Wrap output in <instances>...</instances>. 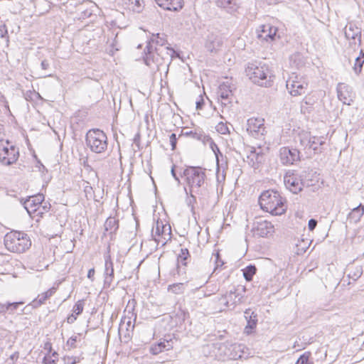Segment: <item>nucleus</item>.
I'll list each match as a JSON object with an SVG mask.
<instances>
[{
  "instance_id": "nucleus-22",
  "label": "nucleus",
  "mask_w": 364,
  "mask_h": 364,
  "mask_svg": "<svg viewBox=\"0 0 364 364\" xmlns=\"http://www.w3.org/2000/svg\"><path fill=\"white\" fill-rule=\"evenodd\" d=\"M300 181L303 184V186H312L318 181V175L316 171L313 170H304L299 173Z\"/></svg>"
},
{
  "instance_id": "nucleus-4",
  "label": "nucleus",
  "mask_w": 364,
  "mask_h": 364,
  "mask_svg": "<svg viewBox=\"0 0 364 364\" xmlns=\"http://www.w3.org/2000/svg\"><path fill=\"white\" fill-rule=\"evenodd\" d=\"M286 200L278 191L267 190L262 193L259 198L261 208L272 215H280L286 211Z\"/></svg>"
},
{
  "instance_id": "nucleus-37",
  "label": "nucleus",
  "mask_w": 364,
  "mask_h": 364,
  "mask_svg": "<svg viewBox=\"0 0 364 364\" xmlns=\"http://www.w3.org/2000/svg\"><path fill=\"white\" fill-rule=\"evenodd\" d=\"M364 214V206L360 204L358 206L354 208L352 211L349 213L348 217L354 220L355 222L360 220L363 215Z\"/></svg>"
},
{
  "instance_id": "nucleus-1",
  "label": "nucleus",
  "mask_w": 364,
  "mask_h": 364,
  "mask_svg": "<svg viewBox=\"0 0 364 364\" xmlns=\"http://www.w3.org/2000/svg\"><path fill=\"white\" fill-rule=\"evenodd\" d=\"M183 176L189 191L198 196L203 205L208 204L213 193L205 182V169L200 166H187L183 171Z\"/></svg>"
},
{
  "instance_id": "nucleus-26",
  "label": "nucleus",
  "mask_w": 364,
  "mask_h": 364,
  "mask_svg": "<svg viewBox=\"0 0 364 364\" xmlns=\"http://www.w3.org/2000/svg\"><path fill=\"white\" fill-rule=\"evenodd\" d=\"M161 8L168 11H178L183 7V0H155Z\"/></svg>"
},
{
  "instance_id": "nucleus-12",
  "label": "nucleus",
  "mask_w": 364,
  "mask_h": 364,
  "mask_svg": "<svg viewBox=\"0 0 364 364\" xmlns=\"http://www.w3.org/2000/svg\"><path fill=\"white\" fill-rule=\"evenodd\" d=\"M252 230L255 235L265 237L272 235L274 228L271 222L262 218H259L254 222Z\"/></svg>"
},
{
  "instance_id": "nucleus-31",
  "label": "nucleus",
  "mask_w": 364,
  "mask_h": 364,
  "mask_svg": "<svg viewBox=\"0 0 364 364\" xmlns=\"http://www.w3.org/2000/svg\"><path fill=\"white\" fill-rule=\"evenodd\" d=\"M166 39L164 37V35L160 33L152 34L150 39L147 41L146 46H151L152 49H154L155 46L157 47H165Z\"/></svg>"
},
{
  "instance_id": "nucleus-17",
  "label": "nucleus",
  "mask_w": 364,
  "mask_h": 364,
  "mask_svg": "<svg viewBox=\"0 0 364 364\" xmlns=\"http://www.w3.org/2000/svg\"><path fill=\"white\" fill-rule=\"evenodd\" d=\"M316 136H311L307 133L299 135L300 145L304 150L312 149L314 154H320L322 152V149L316 146Z\"/></svg>"
},
{
  "instance_id": "nucleus-59",
  "label": "nucleus",
  "mask_w": 364,
  "mask_h": 364,
  "mask_svg": "<svg viewBox=\"0 0 364 364\" xmlns=\"http://www.w3.org/2000/svg\"><path fill=\"white\" fill-rule=\"evenodd\" d=\"M8 308H6V304L0 303V314H5L7 312Z\"/></svg>"
},
{
  "instance_id": "nucleus-28",
  "label": "nucleus",
  "mask_w": 364,
  "mask_h": 364,
  "mask_svg": "<svg viewBox=\"0 0 364 364\" xmlns=\"http://www.w3.org/2000/svg\"><path fill=\"white\" fill-rule=\"evenodd\" d=\"M222 46V41L218 36L210 34L208 36L205 42V48L210 53L216 52Z\"/></svg>"
},
{
  "instance_id": "nucleus-56",
  "label": "nucleus",
  "mask_w": 364,
  "mask_h": 364,
  "mask_svg": "<svg viewBox=\"0 0 364 364\" xmlns=\"http://www.w3.org/2000/svg\"><path fill=\"white\" fill-rule=\"evenodd\" d=\"M134 327V325L132 324V321H130V319H129L127 321V322L126 323V326H125L126 331L127 332H129L130 328H131V329L132 331ZM127 336L129 337V333H127Z\"/></svg>"
},
{
  "instance_id": "nucleus-34",
  "label": "nucleus",
  "mask_w": 364,
  "mask_h": 364,
  "mask_svg": "<svg viewBox=\"0 0 364 364\" xmlns=\"http://www.w3.org/2000/svg\"><path fill=\"white\" fill-rule=\"evenodd\" d=\"M128 8L135 13H141L144 9V0H128Z\"/></svg>"
},
{
  "instance_id": "nucleus-39",
  "label": "nucleus",
  "mask_w": 364,
  "mask_h": 364,
  "mask_svg": "<svg viewBox=\"0 0 364 364\" xmlns=\"http://www.w3.org/2000/svg\"><path fill=\"white\" fill-rule=\"evenodd\" d=\"M257 268L255 265L250 264L243 269V276L246 281L250 282L256 274Z\"/></svg>"
},
{
  "instance_id": "nucleus-51",
  "label": "nucleus",
  "mask_w": 364,
  "mask_h": 364,
  "mask_svg": "<svg viewBox=\"0 0 364 364\" xmlns=\"http://www.w3.org/2000/svg\"><path fill=\"white\" fill-rule=\"evenodd\" d=\"M317 223H318V222L316 219H314V218L310 219L308 223L309 230L310 231H313L316 228Z\"/></svg>"
},
{
  "instance_id": "nucleus-16",
  "label": "nucleus",
  "mask_w": 364,
  "mask_h": 364,
  "mask_svg": "<svg viewBox=\"0 0 364 364\" xmlns=\"http://www.w3.org/2000/svg\"><path fill=\"white\" fill-rule=\"evenodd\" d=\"M338 97L343 104L350 105L353 101L355 94L353 88L344 83H339L337 86Z\"/></svg>"
},
{
  "instance_id": "nucleus-53",
  "label": "nucleus",
  "mask_w": 364,
  "mask_h": 364,
  "mask_svg": "<svg viewBox=\"0 0 364 364\" xmlns=\"http://www.w3.org/2000/svg\"><path fill=\"white\" fill-rule=\"evenodd\" d=\"M41 69L44 71L47 70L49 69L50 68V63L48 60L45 59L43 60H42L41 63Z\"/></svg>"
},
{
  "instance_id": "nucleus-57",
  "label": "nucleus",
  "mask_w": 364,
  "mask_h": 364,
  "mask_svg": "<svg viewBox=\"0 0 364 364\" xmlns=\"http://www.w3.org/2000/svg\"><path fill=\"white\" fill-rule=\"evenodd\" d=\"M76 319H77V315L76 314L74 315L73 314H72L68 316L67 322L68 323H73L76 321Z\"/></svg>"
},
{
  "instance_id": "nucleus-30",
  "label": "nucleus",
  "mask_w": 364,
  "mask_h": 364,
  "mask_svg": "<svg viewBox=\"0 0 364 364\" xmlns=\"http://www.w3.org/2000/svg\"><path fill=\"white\" fill-rule=\"evenodd\" d=\"M55 292V288L53 287L49 289L46 292L39 294L36 299H35L32 301V305L33 307L36 308L41 306L45 301L49 299L53 294Z\"/></svg>"
},
{
  "instance_id": "nucleus-61",
  "label": "nucleus",
  "mask_w": 364,
  "mask_h": 364,
  "mask_svg": "<svg viewBox=\"0 0 364 364\" xmlns=\"http://www.w3.org/2000/svg\"><path fill=\"white\" fill-rule=\"evenodd\" d=\"M211 143H210V146H211V149H213V151L215 152V154H216V152H215V149L219 151V149L218 147V146L213 141L212 139L210 138V140H209Z\"/></svg>"
},
{
  "instance_id": "nucleus-64",
  "label": "nucleus",
  "mask_w": 364,
  "mask_h": 364,
  "mask_svg": "<svg viewBox=\"0 0 364 364\" xmlns=\"http://www.w3.org/2000/svg\"><path fill=\"white\" fill-rule=\"evenodd\" d=\"M125 320L126 318H124V320H122L121 321V323L119 325V333H121V332L123 331L124 329V327L125 326Z\"/></svg>"
},
{
  "instance_id": "nucleus-62",
  "label": "nucleus",
  "mask_w": 364,
  "mask_h": 364,
  "mask_svg": "<svg viewBox=\"0 0 364 364\" xmlns=\"http://www.w3.org/2000/svg\"><path fill=\"white\" fill-rule=\"evenodd\" d=\"M50 204L47 205L46 203L44 205H42L41 204V211H42L43 213H44V211L48 212V210L50 209Z\"/></svg>"
},
{
  "instance_id": "nucleus-58",
  "label": "nucleus",
  "mask_w": 364,
  "mask_h": 364,
  "mask_svg": "<svg viewBox=\"0 0 364 364\" xmlns=\"http://www.w3.org/2000/svg\"><path fill=\"white\" fill-rule=\"evenodd\" d=\"M316 146H318L319 148H321V146L325 144V141L323 140V139L322 137L316 136Z\"/></svg>"
},
{
  "instance_id": "nucleus-35",
  "label": "nucleus",
  "mask_w": 364,
  "mask_h": 364,
  "mask_svg": "<svg viewBox=\"0 0 364 364\" xmlns=\"http://www.w3.org/2000/svg\"><path fill=\"white\" fill-rule=\"evenodd\" d=\"M183 134L185 136H190L193 139H196L198 141H203V143H205L206 141H209V140H210V137L209 136L206 135L202 131H200L198 132L196 131V132L190 131V132H185Z\"/></svg>"
},
{
  "instance_id": "nucleus-32",
  "label": "nucleus",
  "mask_w": 364,
  "mask_h": 364,
  "mask_svg": "<svg viewBox=\"0 0 364 364\" xmlns=\"http://www.w3.org/2000/svg\"><path fill=\"white\" fill-rule=\"evenodd\" d=\"M249 164L252 167L257 168L256 164H260L263 159V154L261 151L257 152L255 148H251L250 154L247 156Z\"/></svg>"
},
{
  "instance_id": "nucleus-8",
  "label": "nucleus",
  "mask_w": 364,
  "mask_h": 364,
  "mask_svg": "<svg viewBox=\"0 0 364 364\" xmlns=\"http://www.w3.org/2000/svg\"><path fill=\"white\" fill-rule=\"evenodd\" d=\"M6 146L0 144V163L4 166H10L18 160V149L14 145H10L9 140L6 141Z\"/></svg>"
},
{
  "instance_id": "nucleus-47",
  "label": "nucleus",
  "mask_w": 364,
  "mask_h": 364,
  "mask_svg": "<svg viewBox=\"0 0 364 364\" xmlns=\"http://www.w3.org/2000/svg\"><path fill=\"white\" fill-rule=\"evenodd\" d=\"M363 274V269L361 267H358L356 268V270L352 274H349V277L352 278L353 280L358 279Z\"/></svg>"
},
{
  "instance_id": "nucleus-48",
  "label": "nucleus",
  "mask_w": 364,
  "mask_h": 364,
  "mask_svg": "<svg viewBox=\"0 0 364 364\" xmlns=\"http://www.w3.org/2000/svg\"><path fill=\"white\" fill-rule=\"evenodd\" d=\"M169 139H170V144L171 146V150H175L176 147V144H177V136H176V134H174V133H172L170 136H169Z\"/></svg>"
},
{
  "instance_id": "nucleus-5",
  "label": "nucleus",
  "mask_w": 364,
  "mask_h": 364,
  "mask_svg": "<svg viewBox=\"0 0 364 364\" xmlns=\"http://www.w3.org/2000/svg\"><path fill=\"white\" fill-rule=\"evenodd\" d=\"M4 245L10 252L21 253L27 250L31 242L27 234L22 232H11L4 236Z\"/></svg>"
},
{
  "instance_id": "nucleus-41",
  "label": "nucleus",
  "mask_w": 364,
  "mask_h": 364,
  "mask_svg": "<svg viewBox=\"0 0 364 364\" xmlns=\"http://www.w3.org/2000/svg\"><path fill=\"white\" fill-rule=\"evenodd\" d=\"M311 356L310 352H305L298 358L295 364H312L309 358Z\"/></svg>"
},
{
  "instance_id": "nucleus-9",
  "label": "nucleus",
  "mask_w": 364,
  "mask_h": 364,
  "mask_svg": "<svg viewBox=\"0 0 364 364\" xmlns=\"http://www.w3.org/2000/svg\"><path fill=\"white\" fill-rule=\"evenodd\" d=\"M277 32V27L270 23L262 24L257 28V38L261 41V42L270 43L280 38Z\"/></svg>"
},
{
  "instance_id": "nucleus-21",
  "label": "nucleus",
  "mask_w": 364,
  "mask_h": 364,
  "mask_svg": "<svg viewBox=\"0 0 364 364\" xmlns=\"http://www.w3.org/2000/svg\"><path fill=\"white\" fill-rule=\"evenodd\" d=\"M233 85L228 81L220 85L218 95L222 100V103L226 105L230 102V99L232 96Z\"/></svg>"
},
{
  "instance_id": "nucleus-49",
  "label": "nucleus",
  "mask_w": 364,
  "mask_h": 364,
  "mask_svg": "<svg viewBox=\"0 0 364 364\" xmlns=\"http://www.w3.org/2000/svg\"><path fill=\"white\" fill-rule=\"evenodd\" d=\"M215 267L214 269V271L213 272H215L216 271V269L219 267H222L223 264H224V262L220 258V254L219 252H217L215 255Z\"/></svg>"
},
{
  "instance_id": "nucleus-19",
  "label": "nucleus",
  "mask_w": 364,
  "mask_h": 364,
  "mask_svg": "<svg viewBox=\"0 0 364 364\" xmlns=\"http://www.w3.org/2000/svg\"><path fill=\"white\" fill-rule=\"evenodd\" d=\"M173 339L170 338L168 339L164 338L158 343H153L149 349V351L153 355H158L164 350H169L173 348Z\"/></svg>"
},
{
  "instance_id": "nucleus-20",
  "label": "nucleus",
  "mask_w": 364,
  "mask_h": 364,
  "mask_svg": "<svg viewBox=\"0 0 364 364\" xmlns=\"http://www.w3.org/2000/svg\"><path fill=\"white\" fill-rule=\"evenodd\" d=\"M344 30L345 36L347 39L353 41L358 39V46L361 45V28L358 27L353 22H349Z\"/></svg>"
},
{
  "instance_id": "nucleus-14",
  "label": "nucleus",
  "mask_w": 364,
  "mask_h": 364,
  "mask_svg": "<svg viewBox=\"0 0 364 364\" xmlns=\"http://www.w3.org/2000/svg\"><path fill=\"white\" fill-rule=\"evenodd\" d=\"M44 200V196L43 194H37L30 196L23 203V206L29 215L37 213L38 215L42 216L43 212L41 211V204Z\"/></svg>"
},
{
  "instance_id": "nucleus-40",
  "label": "nucleus",
  "mask_w": 364,
  "mask_h": 364,
  "mask_svg": "<svg viewBox=\"0 0 364 364\" xmlns=\"http://www.w3.org/2000/svg\"><path fill=\"white\" fill-rule=\"evenodd\" d=\"M168 291L173 294H182L185 290V283L179 282L175 283L168 286Z\"/></svg>"
},
{
  "instance_id": "nucleus-18",
  "label": "nucleus",
  "mask_w": 364,
  "mask_h": 364,
  "mask_svg": "<svg viewBox=\"0 0 364 364\" xmlns=\"http://www.w3.org/2000/svg\"><path fill=\"white\" fill-rule=\"evenodd\" d=\"M104 288H109L114 277V264L111 256H105Z\"/></svg>"
},
{
  "instance_id": "nucleus-42",
  "label": "nucleus",
  "mask_w": 364,
  "mask_h": 364,
  "mask_svg": "<svg viewBox=\"0 0 364 364\" xmlns=\"http://www.w3.org/2000/svg\"><path fill=\"white\" fill-rule=\"evenodd\" d=\"M185 189V191L187 195H190V197L187 200V205L188 206L191 207V211H193L194 210V204L196 203V196L194 195L193 193H191L190 191H189V193L187 191V189L186 188H184Z\"/></svg>"
},
{
  "instance_id": "nucleus-38",
  "label": "nucleus",
  "mask_w": 364,
  "mask_h": 364,
  "mask_svg": "<svg viewBox=\"0 0 364 364\" xmlns=\"http://www.w3.org/2000/svg\"><path fill=\"white\" fill-rule=\"evenodd\" d=\"M310 244L311 242L308 240H301L299 241V242L296 244L294 252L298 255L304 254L309 247Z\"/></svg>"
},
{
  "instance_id": "nucleus-13",
  "label": "nucleus",
  "mask_w": 364,
  "mask_h": 364,
  "mask_svg": "<svg viewBox=\"0 0 364 364\" xmlns=\"http://www.w3.org/2000/svg\"><path fill=\"white\" fill-rule=\"evenodd\" d=\"M279 158L282 164L292 165L301 160L300 151L294 148L284 146L279 149Z\"/></svg>"
},
{
  "instance_id": "nucleus-6",
  "label": "nucleus",
  "mask_w": 364,
  "mask_h": 364,
  "mask_svg": "<svg viewBox=\"0 0 364 364\" xmlns=\"http://www.w3.org/2000/svg\"><path fill=\"white\" fill-rule=\"evenodd\" d=\"M85 141L90 149L96 154L104 153L107 149V136L100 129H90L86 134Z\"/></svg>"
},
{
  "instance_id": "nucleus-50",
  "label": "nucleus",
  "mask_w": 364,
  "mask_h": 364,
  "mask_svg": "<svg viewBox=\"0 0 364 364\" xmlns=\"http://www.w3.org/2000/svg\"><path fill=\"white\" fill-rule=\"evenodd\" d=\"M65 364H76L79 362V358L77 357H68L64 358Z\"/></svg>"
},
{
  "instance_id": "nucleus-15",
  "label": "nucleus",
  "mask_w": 364,
  "mask_h": 364,
  "mask_svg": "<svg viewBox=\"0 0 364 364\" xmlns=\"http://www.w3.org/2000/svg\"><path fill=\"white\" fill-rule=\"evenodd\" d=\"M284 181L286 187L293 193H298L303 189L299 173L288 171L284 176Z\"/></svg>"
},
{
  "instance_id": "nucleus-7",
  "label": "nucleus",
  "mask_w": 364,
  "mask_h": 364,
  "mask_svg": "<svg viewBox=\"0 0 364 364\" xmlns=\"http://www.w3.org/2000/svg\"><path fill=\"white\" fill-rule=\"evenodd\" d=\"M246 289L243 286L232 287L225 294H223L220 301L226 307L232 306L244 301Z\"/></svg>"
},
{
  "instance_id": "nucleus-2",
  "label": "nucleus",
  "mask_w": 364,
  "mask_h": 364,
  "mask_svg": "<svg viewBox=\"0 0 364 364\" xmlns=\"http://www.w3.org/2000/svg\"><path fill=\"white\" fill-rule=\"evenodd\" d=\"M175 54L176 51L170 47L155 46L154 49H152L151 46H146L143 60L152 72L156 73L164 70L167 74Z\"/></svg>"
},
{
  "instance_id": "nucleus-54",
  "label": "nucleus",
  "mask_w": 364,
  "mask_h": 364,
  "mask_svg": "<svg viewBox=\"0 0 364 364\" xmlns=\"http://www.w3.org/2000/svg\"><path fill=\"white\" fill-rule=\"evenodd\" d=\"M77 341V337L75 336V337H71L70 338L68 341H67V344L68 346H70V347H73V348H75V343Z\"/></svg>"
},
{
  "instance_id": "nucleus-44",
  "label": "nucleus",
  "mask_w": 364,
  "mask_h": 364,
  "mask_svg": "<svg viewBox=\"0 0 364 364\" xmlns=\"http://www.w3.org/2000/svg\"><path fill=\"white\" fill-rule=\"evenodd\" d=\"M23 302L18 301V302H7L6 308H8L7 312L9 314H13L18 307L20 305H22Z\"/></svg>"
},
{
  "instance_id": "nucleus-27",
  "label": "nucleus",
  "mask_w": 364,
  "mask_h": 364,
  "mask_svg": "<svg viewBox=\"0 0 364 364\" xmlns=\"http://www.w3.org/2000/svg\"><path fill=\"white\" fill-rule=\"evenodd\" d=\"M88 6L94 7L92 2L89 1H87L79 5V6L77 9V16L78 19H85L92 16L93 11Z\"/></svg>"
},
{
  "instance_id": "nucleus-45",
  "label": "nucleus",
  "mask_w": 364,
  "mask_h": 364,
  "mask_svg": "<svg viewBox=\"0 0 364 364\" xmlns=\"http://www.w3.org/2000/svg\"><path fill=\"white\" fill-rule=\"evenodd\" d=\"M84 308V302L82 300H79L75 303V304L73 306V311L74 314H75L77 316L82 314Z\"/></svg>"
},
{
  "instance_id": "nucleus-24",
  "label": "nucleus",
  "mask_w": 364,
  "mask_h": 364,
  "mask_svg": "<svg viewBox=\"0 0 364 364\" xmlns=\"http://www.w3.org/2000/svg\"><path fill=\"white\" fill-rule=\"evenodd\" d=\"M156 234L161 236L166 240L162 242V246L165 245L166 241L171 238V228L168 223L164 224L161 221H157L156 225Z\"/></svg>"
},
{
  "instance_id": "nucleus-10",
  "label": "nucleus",
  "mask_w": 364,
  "mask_h": 364,
  "mask_svg": "<svg viewBox=\"0 0 364 364\" xmlns=\"http://www.w3.org/2000/svg\"><path fill=\"white\" fill-rule=\"evenodd\" d=\"M308 83L302 78H299L297 75H291L287 80L286 87L289 92L292 96L303 95L307 90Z\"/></svg>"
},
{
  "instance_id": "nucleus-52",
  "label": "nucleus",
  "mask_w": 364,
  "mask_h": 364,
  "mask_svg": "<svg viewBox=\"0 0 364 364\" xmlns=\"http://www.w3.org/2000/svg\"><path fill=\"white\" fill-rule=\"evenodd\" d=\"M56 363L55 359H53L49 356H45L43 360V364H55Z\"/></svg>"
},
{
  "instance_id": "nucleus-63",
  "label": "nucleus",
  "mask_w": 364,
  "mask_h": 364,
  "mask_svg": "<svg viewBox=\"0 0 364 364\" xmlns=\"http://www.w3.org/2000/svg\"><path fill=\"white\" fill-rule=\"evenodd\" d=\"M174 167H175V166H173L172 167V168H171V175L173 176V177L174 178V179H175L176 181H177L178 182H179V181H180V180H179L178 177V176H176V174Z\"/></svg>"
},
{
  "instance_id": "nucleus-11",
  "label": "nucleus",
  "mask_w": 364,
  "mask_h": 364,
  "mask_svg": "<svg viewBox=\"0 0 364 364\" xmlns=\"http://www.w3.org/2000/svg\"><path fill=\"white\" fill-rule=\"evenodd\" d=\"M246 130L254 138L259 139L263 136L266 133L264 119L254 117L249 119L247 122Z\"/></svg>"
},
{
  "instance_id": "nucleus-23",
  "label": "nucleus",
  "mask_w": 364,
  "mask_h": 364,
  "mask_svg": "<svg viewBox=\"0 0 364 364\" xmlns=\"http://www.w3.org/2000/svg\"><path fill=\"white\" fill-rule=\"evenodd\" d=\"M245 318L247 321V326L245 328V333L247 335L252 332L257 324V314L252 311L251 309H247L244 312Z\"/></svg>"
},
{
  "instance_id": "nucleus-60",
  "label": "nucleus",
  "mask_w": 364,
  "mask_h": 364,
  "mask_svg": "<svg viewBox=\"0 0 364 364\" xmlns=\"http://www.w3.org/2000/svg\"><path fill=\"white\" fill-rule=\"evenodd\" d=\"M204 105V100L203 99H201L200 100H198L196 102V109H202Z\"/></svg>"
},
{
  "instance_id": "nucleus-46",
  "label": "nucleus",
  "mask_w": 364,
  "mask_h": 364,
  "mask_svg": "<svg viewBox=\"0 0 364 364\" xmlns=\"http://www.w3.org/2000/svg\"><path fill=\"white\" fill-rule=\"evenodd\" d=\"M0 37L4 38L7 43L9 42L8 30L4 23L0 25Z\"/></svg>"
},
{
  "instance_id": "nucleus-25",
  "label": "nucleus",
  "mask_w": 364,
  "mask_h": 364,
  "mask_svg": "<svg viewBox=\"0 0 364 364\" xmlns=\"http://www.w3.org/2000/svg\"><path fill=\"white\" fill-rule=\"evenodd\" d=\"M191 255L187 248H181V252L177 257L176 272L178 275L184 274L185 269L181 266H186L187 260L190 258Z\"/></svg>"
},
{
  "instance_id": "nucleus-3",
  "label": "nucleus",
  "mask_w": 364,
  "mask_h": 364,
  "mask_svg": "<svg viewBox=\"0 0 364 364\" xmlns=\"http://www.w3.org/2000/svg\"><path fill=\"white\" fill-rule=\"evenodd\" d=\"M245 73L253 83L266 87L272 86L274 78L269 66L262 62L249 63Z\"/></svg>"
},
{
  "instance_id": "nucleus-33",
  "label": "nucleus",
  "mask_w": 364,
  "mask_h": 364,
  "mask_svg": "<svg viewBox=\"0 0 364 364\" xmlns=\"http://www.w3.org/2000/svg\"><path fill=\"white\" fill-rule=\"evenodd\" d=\"M119 228V220L115 218L109 217L105 223V230L110 234L116 232Z\"/></svg>"
},
{
  "instance_id": "nucleus-29",
  "label": "nucleus",
  "mask_w": 364,
  "mask_h": 364,
  "mask_svg": "<svg viewBox=\"0 0 364 364\" xmlns=\"http://www.w3.org/2000/svg\"><path fill=\"white\" fill-rule=\"evenodd\" d=\"M217 6L232 14L238 9L237 0H215Z\"/></svg>"
},
{
  "instance_id": "nucleus-43",
  "label": "nucleus",
  "mask_w": 364,
  "mask_h": 364,
  "mask_svg": "<svg viewBox=\"0 0 364 364\" xmlns=\"http://www.w3.org/2000/svg\"><path fill=\"white\" fill-rule=\"evenodd\" d=\"M215 128L217 132L221 134H226L230 133V129L228 127V125L225 123H223V122H219L216 125Z\"/></svg>"
},
{
  "instance_id": "nucleus-55",
  "label": "nucleus",
  "mask_w": 364,
  "mask_h": 364,
  "mask_svg": "<svg viewBox=\"0 0 364 364\" xmlns=\"http://www.w3.org/2000/svg\"><path fill=\"white\" fill-rule=\"evenodd\" d=\"M95 270L94 268L90 269L87 272V278L90 279L92 282L95 279Z\"/></svg>"
},
{
  "instance_id": "nucleus-36",
  "label": "nucleus",
  "mask_w": 364,
  "mask_h": 364,
  "mask_svg": "<svg viewBox=\"0 0 364 364\" xmlns=\"http://www.w3.org/2000/svg\"><path fill=\"white\" fill-rule=\"evenodd\" d=\"M364 63V51L363 50H360V55L355 60L354 66L353 67V71L356 75H359L363 68V65Z\"/></svg>"
}]
</instances>
